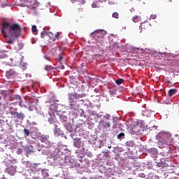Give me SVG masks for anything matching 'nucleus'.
Listing matches in <instances>:
<instances>
[{"mask_svg": "<svg viewBox=\"0 0 179 179\" xmlns=\"http://www.w3.org/2000/svg\"><path fill=\"white\" fill-rule=\"evenodd\" d=\"M1 31L3 37L7 40V44H13L16 38H19L22 34V26L19 23L10 24V22H3Z\"/></svg>", "mask_w": 179, "mask_h": 179, "instance_id": "f257e3e1", "label": "nucleus"}, {"mask_svg": "<svg viewBox=\"0 0 179 179\" xmlns=\"http://www.w3.org/2000/svg\"><path fill=\"white\" fill-rule=\"evenodd\" d=\"M107 32L103 29H96L91 33L90 36L98 43H103L104 41V36Z\"/></svg>", "mask_w": 179, "mask_h": 179, "instance_id": "f03ea898", "label": "nucleus"}, {"mask_svg": "<svg viewBox=\"0 0 179 179\" xmlns=\"http://www.w3.org/2000/svg\"><path fill=\"white\" fill-rule=\"evenodd\" d=\"M48 139H50V136L48 135H42L39 136V141L47 145V146H50L51 143Z\"/></svg>", "mask_w": 179, "mask_h": 179, "instance_id": "7ed1b4c3", "label": "nucleus"}, {"mask_svg": "<svg viewBox=\"0 0 179 179\" xmlns=\"http://www.w3.org/2000/svg\"><path fill=\"white\" fill-rule=\"evenodd\" d=\"M5 131L6 134H13V126L9 124H6L5 127L1 129V131L3 132Z\"/></svg>", "mask_w": 179, "mask_h": 179, "instance_id": "20e7f679", "label": "nucleus"}, {"mask_svg": "<svg viewBox=\"0 0 179 179\" xmlns=\"http://www.w3.org/2000/svg\"><path fill=\"white\" fill-rule=\"evenodd\" d=\"M80 97H82V96L78 94L77 93L71 92V94H69V99L70 100L71 103H73V99H80Z\"/></svg>", "mask_w": 179, "mask_h": 179, "instance_id": "39448f33", "label": "nucleus"}, {"mask_svg": "<svg viewBox=\"0 0 179 179\" xmlns=\"http://www.w3.org/2000/svg\"><path fill=\"white\" fill-rule=\"evenodd\" d=\"M6 173H8L10 176H15V173H16V168L13 166H10L6 169Z\"/></svg>", "mask_w": 179, "mask_h": 179, "instance_id": "423d86ee", "label": "nucleus"}, {"mask_svg": "<svg viewBox=\"0 0 179 179\" xmlns=\"http://www.w3.org/2000/svg\"><path fill=\"white\" fill-rule=\"evenodd\" d=\"M47 36H48V37H50V38H51V40H52V41H55V40H57V38H59L61 35L59 34V32H57L55 35H54V34H52V32H48L47 34Z\"/></svg>", "mask_w": 179, "mask_h": 179, "instance_id": "0eeeda50", "label": "nucleus"}, {"mask_svg": "<svg viewBox=\"0 0 179 179\" xmlns=\"http://www.w3.org/2000/svg\"><path fill=\"white\" fill-rule=\"evenodd\" d=\"M6 76L8 78H16V76H17V72L15 71V70L10 69L8 71H6Z\"/></svg>", "mask_w": 179, "mask_h": 179, "instance_id": "6e6552de", "label": "nucleus"}, {"mask_svg": "<svg viewBox=\"0 0 179 179\" xmlns=\"http://www.w3.org/2000/svg\"><path fill=\"white\" fill-rule=\"evenodd\" d=\"M48 122L50 124H55L57 122V117H55V115H50V117L48 118Z\"/></svg>", "mask_w": 179, "mask_h": 179, "instance_id": "1a4fd4ad", "label": "nucleus"}, {"mask_svg": "<svg viewBox=\"0 0 179 179\" xmlns=\"http://www.w3.org/2000/svg\"><path fill=\"white\" fill-rule=\"evenodd\" d=\"M140 27L144 30H146V29H148V27H149V23L148 22H141L140 24Z\"/></svg>", "mask_w": 179, "mask_h": 179, "instance_id": "9d476101", "label": "nucleus"}, {"mask_svg": "<svg viewBox=\"0 0 179 179\" xmlns=\"http://www.w3.org/2000/svg\"><path fill=\"white\" fill-rule=\"evenodd\" d=\"M65 57V53L64 52H62L58 55V62L61 64L62 62V59H64V57Z\"/></svg>", "mask_w": 179, "mask_h": 179, "instance_id": "9b49d317", "label": "nucleus"}, {"mask_svg": "<svg viewBox=\"0 0 179 179\" xmlns=\"http://www.w3.org/2000/svg\"><path fill=\"white\" fill-rule=\"evenodd\" d=\"M176 93H177V90L176 89H171L169 91V96L170 97H171V96H174V94H176Z\"/></svg>", "mask_w": 179, "mask_h": 179, "instance_id": "f8f14e48", "label": "nucleus"}, {"mask_svg": "<svg viewBox=\"0 0 179 179\" xmlns=\"http://www.w3.org/2000/svg\"><path fill=\"white\" fill-rule=\"evenodd\" d=\"M16 117L18 120H24V114H23V113H17Z\"/></svg>", "mask_w": 179, "mask_h": 179, "instance_id": "ddd939ff", "label": "nucleus"}, {"mask_svg": "<svg viewBox=\"0 0 179 179\" xmlns=\"http://www.w3.org/2000/svg\"><path fill=\"white\" fill-rule=\"evenodd\" d=\"M1 55H0V59H2L3 58H8V55L5 54V52H8V51L1 50Z\"/></svg>", "mask_w": 179, "mask_h": 179, "instance_id": "4468645a", "label": "nucleus"}, {"mask_svg": "<svg viewBox=\"0 0 179 179\" xmlns=\"http://www.w3.org/2000/svg\"><path fill=\"white\" fill-rule=\"evenodd\" d=\"M55 129L54 131V134L55 135V136H59V135H61V129L57 128V126L55 127Z\"/></svg>", "mask_w": 179, "mask_h": 179, "instance_id": "2eb2a0df", "label": "nucleus"}, {"mask_svg": "<svg viewBox=\"0 0 179 179\" xmlns=\"http://www.w3.org/2000/svg\"><path fill=\"white\" fill-rule=\"evenodd\" d=\"M141 16H138V15H136L134 17H133V22H134V23H138V22H141Z\"/></svg>", "mask_w": 179, "mask_h": 179, "instance_id": "dca6fc26", "label": "nucleus"}, {"mask_svg": "<svg viewBox=\"0 0 179 179\" xmlns=\"http://www.w3.org/2000/svg\"><path fill=\"white\" fill-rule=\"evenodd\" d=\"M27 6H33L34 5V0H27Z\"/></svg>", "mask_w": 179, "mask_h": 179, "instance_id": "f3484780", "label": "nucleus"}, {"mask_svg": "<svg viewBox=\"0 0 179 179\" xmlns=\"http://www.w3.org/2000/svg\"><path fill=\"white\" fill-rule=\"evenodd\" d=\"M54 69V67L51 65H46L45 67V71H47V72H50V71H52Z\"/></svg>", "mask_w": 179, "mask_h": 179, "instance_id": "a211bd4d", "label": "nucleus"}, {"mask_svg": "<svg viewBox=\"0 0 179 179\" xmlns=\"http://www.w3.org/2000/svg\"><path fill=\"white\" fill-rule=\"evenodd\" d=\"M149 153H152V155H157V150L156 148H151L149 150Z\"/></svg>", "mask_w": 179, "mask_h": 179, "instance_id": "6ab92c4d", "label": "nucleus"}, {"mask_svg": "<svg viewBox=\"0 0 179 179\" xmlns=\"http://www.w3.org/2000/svg\"><path fill=\"white\" fill-rule=\"evenodd\" d=\"M112 17L115 19H118V17H120V14H118L117 12H115L112 14Z\"/></svg>", "mask_w": 179, "mask_h": 179, "instance_id": "aec40b11", "label": "nucleus"}, {"mask_svg": "<svg viewBox=\"0 0 179 179\" xmlns=\"http://www.w3.org/2000/svg\"><path fill=\"white\" fill-rule=\"evenodd\" d=\"M116 83L117 85H122V83H124V79H122V78H119L118 80H117L116 81Z\"/></svg>", "mask_w": 179, "mask_h": 179, "instance_id": "412c9836", "label": "nucleus"}, {"mask_svg": "<svg viewBox=\"0 0 179 179\" xmlns=\"http://www.w3.org/2000/svg\"><path fill=\"white\" fill-rule=\"evenodd\" d=\"M110 127H111V124H110L109 122H106L103 124V127H105L106 129L110 128Z\"/></svg>", "mask_w": 179, "mask_h": 179, "instance_id": "4be33fe9", "label": "nucleus"}, {"mask_svg": "<svg viewBox=\"0 0 179 179\" xmlns=\"http://www.w3.org/2000/svg\"><path fill=\"white\" fill-rule=\"evenodd\" d=\"M125 136V134L124 133H120L117 135V139H121L122 138H124Z\"/></svg>", "mask_w": 179, "mask_h": 179, "instance_id": "5701e85b", "label": "nucleus"}, {"mask_svg": "<svg viewBox=\"0 0 179 179\" xmlns=\"http://www.w3.org/2000/svg\"><path fill=\"white\" fill-rule=\"evenodd\" d=\"M42 175L43 177H48V173L45 170H42Z\"/></svg>", "mask_w": 179, "mask_h": 179, "instance_id": "b1692460", "label": "nucleus"}, {"mask_svg": "<svg viewBox=\"0 0 179 179\" xmlns=\"http://www.w3.org/2000/svg\"><path fill=\"white\" fill-rule=\"evenodd\" d=\"M24 132L25 135H27V136H29V135H30V131L27 129H24Z\"/></svg>", "mask_w": 179, "mask_h": 179, "instance_id": "393cba45", "label": "nucleus"}, {"mask_svg": "<svg viewBox=\"0 0 179 179\" xmlns=\"http://www.w3.org/2000/svg\"><path fill=\"white\" fill-rule=\"evenodd\" d=\"M37 32V27L36 25L32 26V33H36Z\"/></svg>", "mask_w": 179, "mask_h": 179, "instance_id": "a878e982", "label": "nucleus"}, {"mask_svg": "<svg viewBox=\"0 0 179 179\" xmlns=\"http://www.w3.org/2000/svg\"><path fill=\"white\" fill-rule=\"evenodd\" d=\"M47 34H48L47 32H41V38H44V37H45V36H47Z\"/></svg>", "mask_w": 179, "mask_h": 179, "instance_id": "bb28decb", "label": "nucleus"}, {"mask_svg": "<svg viewBox=\"0 0 179 179\" xmlns=\"http://www.w3.org/2000/svg\"><path fill=\"white\" fill-rule=\"evenodd\" d=\"M111 115H110V114H106L103 116V118H105V120H110Z\"/></svg>", "mask_w": 179, "mask_h": 179, "instance_id": "cd10ccee", "label": "nucleus"}, {"mask_svg": "<svg viewBox=\"0 0 179 179\" xmlns=\"http://www.w3.org/2000/svg\"><path fill=\"white\" fill-rule=\"evenodd\" d=\"M151 19H156L157 17V15L156 14H152L150 15Z\"/></svg>", "mask_w": 179, "mask_h": 179, "instance_id": "c85d7f7f", "label": "nucleus"}, {"mask_svg": "<svg viewBox=\"0 0 179 179\" xmlns=\"http://www.w3.org/2000/svg\"><path fill=\"white\" fill-rule=\"evenodd\" d=\"M10 114L11 115H17V112H15V111H10Z\"/></svg>", "mask_w": 179, "mask_h": 179, "instance_id": "c756f323", "label": "nucleus"}, {"mask_svg": "<svg viewBox=\"0 0 179 179\" xmlns=\"http://www.w3.org/2000/svg\"><path fill=\"white\" fill-rule=\"evenodd\" d=\"M15 99H16V100H20V96H19V95H17V96H15Z\"/></svg>", "mask_w": 179, "mask_h": 179, "instance_id": "7c9ffc66", "label": "nucleus"}, {"mask_svg": "<svg viewBox=\"0 0 179 179\" xmlns=\"http://www.w3.org/2000/svg\"><path fill=\"white\" fill-rule=\"evenodd\" d=\"M70 107H71V108H75V105L74 104H71Z\"/></svg>", "mask_w": 179, "mask_h": 179, "instance_id": "2f4dec72", "label": "nucleus"}, {"mask_svg": "<svg viewBox=\"0 0 179 179\" xmlns=\"http://www.w3.org/2000/svg\"><path fill=\"white\" fill-rule=\"evenodd\" d=\"M78 10L79 12H83V8H79Z\"/></svg>", "mask_w": 179, "mask_h": 179, "instance_id": "473e14b6", "label": "nucleus"}, {"mask_svg": "<svg viewBox=\"0 0 179 179\" xmlns=\"http://www.w3.org/2000/svg\"><path fill=\"white\" fill-rule=\"evenodd\" d=\"M105 156H106V157H108V154H106Z\"/></svg>", "mask_w": 179, "mask_h": 179, "instance_id": "72a5a7b5", "label": "nucleus"}, {"mask_svg": "<svg viewBox=\"0 0 179 179\" xmlns=\"http://www.w3.org/2000/svg\"><path fill=\"white\" fill-rule=\"evenodd\" d=\"M108 149H111V145L108 146Z\"/></svg>", "mask_w": 179, "mask_h": 179, "instance_id": "f704fd0d", "label": "nucleus"}, {"mask_svg": "<svg viewBox=\"0 0 179 179\" xmlns=\"http://www.w3.org/2000/svg\"><path fill=\"white\" fill-rule=\"evenodd\" d=\"M21 48H22V46H21V47L18 49V50H20Z\"/></svg>", "mask_w": 179, "mask_h": 179, "instance_id": "c9c22d12", "label": "nucleus"}, {"mask_svg": "<svg viewBox=\"0 0 179 179\" xmlns=\"http://www.w3.org/2000/svg\"><path fill=\"white\" fill-rule=\"evenodd\" d=\"M77 143L79 144V143H76V145Z\"/></svg>", "mask_w": 179, "mask_h": 179, "instance_id": "e433bc0d", "label": "nucleus"}, {"mask_svg": "<svg viewBox=\"0 0 179 179\" xmlns=\"http://www.w3.org/2000/svg\"><path fill=\"white\" fill-rule=\"evenodd\" d=\"M45 58H46V59H48V57H45Z\"/></svg>", "mask_w": 179, "mask_h": 179, "instance_id": "4c0bfd02", "label": "nucleus"}, {"mask_svg": "<svg viewBox=\"0 0 179 179\" xmlns=\"http://www.w3.org/2000/svg\"><path fill=\"white\" fill-rule=\"evenodd\" d=\"M45 58H46V59H48V57H45Z\"/></svg>", "mask_w": 179, "mask_h": 179, "instance_id": "58836bf2", "label": "nucleus"}, {"mask_svg": "<svg viewBox=\"0 0 179 179\" xmlns=\"http://www.w3.org/2000/svg\"><path fill=\"white\" fill-rule=\"evenodd\" d=\"M45 58H46V59H48V57H45Z\"/></svg>", "mask_w": 179, "mask_h": 179, "instance_id": "ea45409f", "label": "nucleus"}, {"mask_svg": "<svg viewBox=\"0 0 179 179\" xmlns=\"http://www.w3.org/2000/svg\"><path fill=\"white\" fill-rule=\"evenodd\" d=\"M29 152H32L31 150H30Z\"/></svg>", "mask_w": 179, "mask_h": 179, "instance_id": "a19ab883", "label": "nucleus"}]
</instances>
